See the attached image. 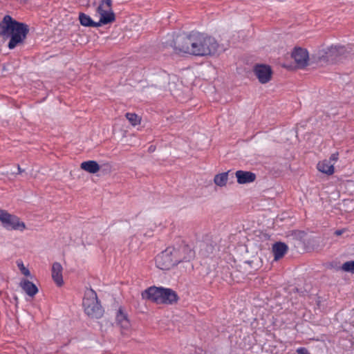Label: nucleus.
I'll list each match as a JSON object with an SVG mask.
<instances>
[{
	"mask_svg": "<svg viewBox=\"0 0 354 354\" xmlns=\"http://www.w3.org/2000/svg\"><path fill=\"white\" fill-rule=\"evenodd\" d=\"M173 46L176 53L203 57L214 55L217 52L218 44L212 37L192 31L189 34L177 35L173 40Z\"/></svg>",
	"mask_w": 354,
	"mask_h": 354,
	"instance_id": "obj_1",
	"label": "nucleus"
},
{
	"mask_svg": "<svg viewBox=\"0 0 354 354\" xmlns=\"http://www.w3.org/2000/svg\"><path fill=\"white\" fill-rule=\"evenodd\" d=\"M28 32L27 24L17 21L10 15H5L0 21V35L5 39H10L9 49H14L23 44Z\"/></svg>",
	"mask_w": 354,
	"mask_h": 354,
	"instance_id": "obj_2",
	"label": "nucleus"
},
{
	"mask_svg": "<svg viewBox=\"0 0 354 354\" xmlns=\"http://www.w3.org/2000/svg\"><path fill=\"white\" fill-rule=\"evenodd\" d=\"M144 299L151 301L157 304L173 305L177 303L179 297L171 288L151 286L142 292Z\"/></svg>",
	"mask_w": 354,
	"mask_h": 354,
	"instance_id": "obj_3",
	"label": "nucleus"
},
{
	"mask_svg": "<svg viewBox=\"0 0 354 354\" xmlns=\"http://www.w3.org/2000/svg\"><path fill=\"white\" fill-rule=\"evenodd\" d=\"M82 305L84 312L88 316L95 319L102 317L104 309L98 300L97 293L93 289L85 292Z\"/></svg>",
	"mask_w": 354,
	"mask_h": 354,
	"instance_id": "obj_4",
	"label": "nucleus"
},
{
	"mask_svg": "<svg viewBox=\"0 0 354 354\" xmlns=\"http://www.w3.org/2000/svg\"><path fill=\"white\" fill-rule=\"evenodd\" d=\"M347 53L346 48L344 46H331L326 50H319L315 54L312 55L311 59L316 63L333 62L339 57L344 56Z\"/></svg>",
	"mask_w": 354,
	"mask_h": 354,
	"instance_id": "obj_5",
	"label": "nucleus"
},
{
	"mask_svg": "<svg viewBox=\"0 0 354 354\" xmlns=\"http://www.w3.org/2000/svg\"><path fill=\"white\" fill-rule=\"evenodd\" d=\"M111 0H102L97 6L96 12L100 15L99 27L113 23L115 21V15L111 8Z\"/></svg>",
	"mask_w": 354,
	"mask_h": 354,
	"instance_id": "obj_6",
	"label": "nucleus"
},
{
	"mask_svg": "<svg viewBox=\"0 0 354 354\" xmlns=\"http://www.w3.org/2000/svg\"><path fill=\"white\" fill-rule=\"evenodd\" d=\"M0 221L8 230L23 231L26 228L25 223L20 221L17 216L10 214L3 209H0Z\"/></svg>",
	"mask_w": 354,
	"mask_h": 354,
	"instance_id": "obj_7",
	"label": "nucleus"
},
{
	"mask_svg": "<svg viewBox=\"0 0 354 354\" xmlns=\"http://www.w3.org/2000/svg\"><path fill=\"white\" fill-rule=\"evenodd\" d=\"M174 259L176 260V265L183 263H189L195 258L194 250L185 242H183L178 248H171Z\"/></svg>",
	"mask_w": 354,
	"mask_h": 354,
	"instance_id": "obj_8",
	"label": "nucleus"
},
{
	"mask_svg": "<svg viewBox=\"0 0 354 354\" xmlns=\"http://www.w3.org/2000/svg\"><path fill=\"white\" fill-rule=\"evenodd\" d=\"M156 266L163 270H168L176 266V260L174 259L172 248H167L156 257Z\"/></svg>",
	"mask_w": 354,
	"mask_h": 354,
	"instance_id": "obj_9",
	"label": "nucleus"
},
{
	"mask_svg": "<svg viewBox=\"0 0 354 354\" xmlns=\"http://www.w3.org/2000/svg\"><path fill=\"white\" fill-rule=\"evenodd\" d=\"M254 73L261 84L268 83L272 78V71L268 65H256L254 68Z\"/></svg>",
	"mask_w": 354,
	"mask_h": 354,
	"instance_id": "obj_10",
	"label": "nucleus"
},
{
	"mask_svg": "<svg viewBox=\"0 0 354 354\" xmlns=\"http://www.w3.org/2000/svg\"><path fill=\"white\" fill-rule=\"evenodd\" d=\"M291 56L299 68H304L306 66L310 59L308 51L300 47L295 48Z\"/></svg>",
	"mask_w": 354,
	"mask_h": 354,
	"instance_id": "obj_11",
	"label": "nucleus"
},
{
	"mask_svg": "<svg viewBox=\"0 0 354 354\" xmlns=\"http://www.w3.org/2000/svg\"><path fill=\"white\" fill-rule=\"evenodd\" d=\"M235 175L239 184L250 183L256 180V174L252 171L238 170Z\"/></svg>",
	"mask_w": 354,
	"mask_h": 354,
	"instance_id": "obj_12",
	"label": "nucleus"
},
{
	"mask_svg": "<svg viewBox=\"0 0 354 354\" xmlns=\"http://www.w3.org/2000/svg\"><path fill=\"white\" fill-rule=\"evenodd\" d=\"M116 324L120 326L121 328L127 330L130 328L131 324L128 318V315L124 312L123 309L120 307L116 313L115 315Z\"/></svg>",
	"mask_w": 354,
	"mask_h": 354,
	"instance_id": "obj_13",
	"label": "nucleus"
},
{
	"mask_svg": "<svg viewBox=\"0 0 354 354\" xmlns=\"http://www.w3.org/2000/svg\"><path fill=\"white\" fill-rule=\"evenodd\" d=\"M62 266L58 262H55L52 266V278L58 286H62L64 283L62 277Z\"/></svg>",
	"mask_w": 354,
	"mask_h": 354,
	"instance_id": "obj_14",
	"label": "nucleus"
},
{
	"mask_svg": "<svg viewBox=\"0 0 354 354\" xmlns=\"http://www.w3.org/2000/svg\"><path fill=\"white\" fill-rule=\"evenodd\" d=\"M272 252L274 260L277 261L281 259L288 252V245L283 242H277L272 245Z\"/></svg>",
	"mask_w": 354,
	"mask_h": 354,
	"instance_id": "obj_15",
	"label": "nucleus"
},
{
	"mask_svg": "<svg viewBox=\"0 0 354 354\" xmlns=\"http://www.w3.org/2000/svg\"><path fill=\"white\" fill-rule=\"evenodd\" d=\"M20 286L30 297L35 296L38 292L37 287L28 279H23L20 283Z\"/></svg>",
	"mask_w": 354,
	"mask_h": 354,
	"instance_id": "obj_16",
	"label": "nucleus"
},
{
	"mask_svg": "<svg viewBox=\"0 0 354 354\" xmlns=\"http://www.w3.org/2000/svg\"><path fill=\"white\" fill-rule=\"evenodd\" d=\"M81 169L91 174H95L100 171V165L95 160L84 161L81 163Z\"/></svg>",
	"mask_w": 354,
	"mask_h": 354,
	"instance_id": "obj_17",
	"label": "nucleus"
},
{
	"mask_svg": "<svg viewBox=\"0 0 354 354\" xmlns=\"http://www.w3.org/2000/svg\"><path fill=\"white\" fill-rule=\"evenodd\" d=\"M79 21L82 26L85 27H99L98 22L94 21L90 16L84 12L79 13Z\"/></svg>",
	"mask_w": 354,
	"mask_h": 354,
	"instance_id": "obj_18",
	"label": "nucleus"
},
{
	"mask_svg": "<svg viewBox=\"0 0 354 354\" xmlns=\"http://www.w3.org/2000/svg\"><path fill=\"white\" fill-rule=\"evenodd\" d=\"M317 169L326 174L331 175L334 173L333 165L328 160H324L317 164Z\"/></svg>",
	"mask_w": 354,
	"mask_h": 354,
	"instance_id": "obj_19",
	"label": "nucleus"
},
{
	"mask_svg": "<svg viewBox=\"0 0 354 354\" xmlns=\"http://www.w3.org/2000/svg\"><path fill=\"white\" fill-rule=\"evenodd\" d=\"M228 173L229 171L216 174L214 179V183L219 187L225 185L227 181Z\"/></svg>",
	"mask_w": 354,
	"mask_h": 354,
	"instance_id": "obj_20",
	"label": "nucleus"
},
{
	"mask_svg": "<svg viewBox=\"0 0 354 354\" xmlns=\"http://www.w3.org/2000/svg\"><path fill=\"white\" fill-rule=\"evenodd\" d=\"M126 118L133 126H136L140 122V118L136 113H127Z\"/></svg>",
	"mask_w": 354,
	"mask_h": 354,
	"instance_id": "obj_21",
	"label": "nucleus"
},
{
	"mask_svg": "<svg viewBox=\"0 0 354 354\" xmlns=\"http://www.w3.org/2000/svg\"><path fill=\"white\" fill-rule=\"evenodd\" d=\"M342 269L345 272L354 273V261H346L342 264Z\"/></svg>",
	"mask_w": 354,
	"mask_h": 354,
	"instance_id": "obj_22",
	"label": "nucleus"
},
{
	"mask_svg": "<svg viewBox=\"0 0 354 354\" xmlns=\"http://www.w3.org/2000/svg\"><path fill=\"white\" fill-rule=\"evenodd\" d=\"M17 265L23 274H24L26 277L30 276V272L29 270L24 267L22 262H21L20 263H18Z\"/></svg>",
	"mask_w": 354,
	"mask_h": 354,
	"instance_id": "obj_23",
	"label": "nucleus"
},
{
	"mask_svg": "<svg viewBox=\"0 0 354 354\" xmlns=\"http://www.w3.org/2000/svg\"><path fill=\"white\" fill-rule=\"evenodd\" d=\"M298 354H310L308 349L305 347L298 348L296 351Z\"/></svg>",
	"mask_w": 354,
	"mask_h": 354,
	"instance_id": "obj_24",
	"label": "nucleus"
},
{
	"mask_svg": "<svg viewBox=\"0 0 354 354\" xmlns=\"http://www.w3.org/2000/svg\"><path fill=\"white\" fill-rule=\"evenodd\" d=\"M338 156H339V153L338 152H336V153H332L330 156V158H329V161L331 163V162H335L338 160Z\"/></svg>",
	"mask_w": 354,
	"mask_h": 354,
	"instance_id": "obj_25",
	"label": "nucleus"
},
{
	"mask_svg": "<svg viewBox=\"0 0 354 354\" xmlns=\"http://www.w3.org/2000/svg\"><path fill=\"white\" fill-rule=\"evenodd\" d=\"M156 149V147L153 146V145H151L149 149H148V151L151 153V152H153Z\"/></svg>",
	"mask_w": 354,
	"mask_h": 354,
	"instance_id": "obj_26",
	"label": "nucleus"
},
{
	"mask_svg": "<svg viewBox=\"0 0 354 354\" xmlns=\"http://www.w3.org/2000/svg\"><path fill=\"white\" fill-rule=\"evenodd\" d=\"M343 233V230H337L335 232V234H336L337 236H339L341 235Z\"/></svg>",
	"mask_w": 354,
	"mask_h": 354,
	"instance_id": "obj_27",
	"label": "nucleus"
},
{
	"mask_svg": "<svg viewBox=\"0 0 354 354\" xmlns=\"http://www.w3.org/2000/svg\"><path fill=\"white\" fill-rule=\"evenodd\" d=\"M17 168L19 174L24 171V169H21L19 165L17 166Z\"/></svg>",
	"mask_w": 354,
	"mask_h": 354,
	"instance_id": "obj_28",
	"label": "nucleus"
},
{
	"mask_svg": "<svg viewBox=\"0 0 354 354\" xmlns=\"http://www.w3.org/2000/svg\"><path fill=\"white\" fill-rule=\"evenodd\" d=\"M15 300L16 301H17L18 299H17V297H15Z\"/></svg>",
	"mask_w": 354,
	"mask_h": 354,
	"instance_id": "obj_29",
	"label": "nucleus"
}]
</instances>
